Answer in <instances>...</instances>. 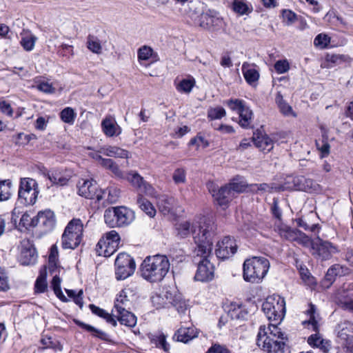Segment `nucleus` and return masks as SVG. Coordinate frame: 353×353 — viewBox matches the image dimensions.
<instances>
[{
    "instance_id": "obj_18",
    "label": "nucleus",
    "mask_w": 353,
    "mask_h": 353,
    "mask_svg": "<svg viewBox=\"0 0 353 353\" xmlns=\"http://www.w3.org/2000/svg\"><path fill=\"white\" fill-rule=\"evenodd\" d=\"M237 250L235 240L230 236H225L216 243L215 254L221 259H227L232 256Z\"/></svg>"
},
{
    "instance_id": "obj_4",
    "label": "nucleus",
    "mask_w": 353,
    "mask_h": 353,
    "mask_svg": "<svg viewBox=\"0 0 353 353\" xmlns=\"http://www.w3.org/2000/svg\"><path fill=\"white\" fill-rule=\"evenodd\" d=\"M270 268L269 261L262 256H253L243 263V276L245 281L259 283L266 275Z\"/></svg>"
},
{
    "instance_id": "obj_48",
    "label": "nucleus",
    "mask_w": 353,
    "mask_h": 353,
    "mask_svg": "<svg viewBox=\"0 0 353 353\" xmlns=\"http://www.w3.org/2000/svg\"><path fill=\"white\" fill-rule=\"evenodd\" d=\"M36 41V37L30 33H24L21 36L20 41L21 45L27 51L33 49Z\"/></svg>"
},
{
    "instance_id": "obj_8",
    "label": "nucleus",
    "mask_w": 353,
    "mask_h": 353,
    "mask_svg": "<svg viewBox=\"0 0 353 353\" xmlns=\"http://www.w3.org/2000/svg\"><path fill=\"white\" fill-rule=\"evenodd\" d=\"M262 310L270 321H281L285 313V301L279 295L268 296L262 305Z\"/></svg>"
},
{
    "instance_id": "obj_41",
    "label": "nucleus",
    "mask_w": 353,
    "mask_h": 353,
    "mask_svg": "<svg viewBox=\"0 0 353 353\" xmlns=\"http://www.w3.org/2000/svg\"><path fill=\"white\" fill-rule=\"evenodd\" d=\"M12 185L10 179L0 181V201H7L10 199Z\"/></svg>"
},
{
    "instance_id": "obj_37",
    "label": "nucleus",
    "mask_w": 353,
    "mask_h": 353,
    "mask_svg": "<svg viewBox=\"0 0 353 353\" xmlns=\"http://www.w3.org/2000/svg\"><path fill=\"white\" fill-rule=\"evenodd\" d=\"M101 194H103V199H105L108 203H115L120 196V191L114 187L108 188L106 190H100Z\"/></svg>"
},
{
    "instance_id": "obj_21",
    "label": "nucleus",
    "mask_w": 353,
    "mask_h": 353,
    "mask_svg": "<svg viewBox=\"0 0 353 353\" xmlns=\"http://www.w3.org/2000/svg\"><path fill=\"white\" fill-rule=\"evenodd\" d=\"M128 180L130 183L139 191L145 193V194L154 197L156 196V191L154 188L146 181H144L143 178L137 172H130L127 176Z\"/></svg>"
},
{
    "instance_id": "obj_28",
    "label": "nucleus",
    "mask_w": 353,
    "mask_h": 353,
    "mask_svg": "<svg viewBox=\"0 0 353 353\" xmlns=\"http://www.w3.org/2000/svg\"><path fill=\"white\" fill-rule=\"evenodd\" d=\"M197 336L194 327H181L174 334L173 338L177 341L187 343Z\"/></svg>"
},
{
    "instance_id": "obj_45",
    "label": "nucleus",
    "mask_w": 353,
    "mask_h": 353,
    "mask_svg": "<svg viewBox=\"0 0 353 353\" xmlns=\"http://www.w3.org/2000/svg\"><path fill=\"white\" fill-rule=\"evenodd\" d=\"M87 48L93 53L99 54L101 53L102 47L99 39L93 36L89 35L87 38L86 42Z\"/></svg>"
},
{
    "instance_id": "obj_50",
    "label": "nucleus",
    "mask_w": 353,
    "mask_h": 353,
    "mask_svg": "<svg viewBox=\"0 0 353 353\" xmlns=\"http://www.w3.org/2000/svg\"><path fill=\"white\" fill-rule=\"evenodd\" d=\"M62 90L63 85L58 81H52L50 79L46 81V94L60 93Z\"/></svg>"
},
{
    "instance_id": "obj_51",
    "label": "nucleus",
    "mask_w": 353,
    "mask_h": 353,
    "mask_svg": "<svg viewBox=\"0 0 353 353\" xmlns=\"http://www.w3.org/2000/svg\"><path fill=\"white\" fill-rule=\"evenodd\" d=\"M154 54L155 53L154 52L152 48L148 46H143L141 47L137 52L138 59L139 61H148Z\"/></svg>"
},
{
    "instance_id": "obj_32",
    "label": "nucleus",
    "mask_w": 353,
    "mask_h": 353,
    "mask_svg": "<svg viewBox=\"0 0 353 353\" xmlns=\"http://www.w3.org/2000/svg\"><path fill=\"white\" fill-rule=\"evenodd\" d=\"M342 273V267L338 264L332 265L330 268L325 276L323 281V286L328 288L334 281L335 277L337 275H340Z\"/></svg>"
},
{
    "instance_id": "obj_33",
    "label": "nucleus",
    "mask_w": 353,
    "mask_h": 353,
    "mask_svg": "<svg viewBox=\"0 0 353 353\" xmlns=\"http://www.w3.org/2000/svg\"><path fill=\"white\" fill-rule=\"evenodd\" d=\"M339 299L343 307L353 312V286L351 289L343 290Z\"/></svg>"
},
{
    "instance_id": "obj_11",
    "label": "nucleus",
    "mask_w": 353,
    "mask_h": 353,
    "mask_svg": "<svg viewBox=\"0 0 353 353\" xmlns=\"http://www.w3.org/2000/svg\"><path fill=\"white\" fill-rule=\"evenodd\" d=\"M339 252L337 246L330 241L317 237L312 243V254L321 261L330 260Z\"/></svg>"
},
{
    "instance_id": "obj_13",
    "label": "nucleus",
    "mask_w": 353,
    "mask_h": 353,
    "mask_svg": "<svg viewBox=\"0 0 353 353\" xmlns=\"http://www.w3.org/2000/svg\"><path fill=\"white\" fill-rule=\"evenodd\" d=\"M226 104L233 111H236L239 115V125L248 128L251 125L253 119V112L245 102L240 99H230Z\"/></svg>"
},
{
    "instance_id": "obj_49",
    "label": "nucleus",
    "mask_w": 353,
    "mask_h": 353,
    "mask_svg": "<svg viewBox=\"0 0 353 353\" xmlns=\"http://www.w3.org/2000/svg\"><path fill=\"white\" fill-rule=\"evenodd\" d=\"M252 191H263L268 192H279V185L271 183L253 184L250 185Z\"/></svg>"
},
{
    "instance_id": "obj_52",
    "label": "nucleus",
    "mask_w": 353,
    "mask_h": 353,
    "mask_svg": "<svg viewBox=\"0 0 353 353\" xmlns=\"http://www.w3.org/2000/svg\"><path fill=\"white\" fill-rule=\"evenodd\" d=\"M326 60L334 64H341L344 62L350 63L352 59L348 55L333 54H328Z\"/></svg>"
},
{
    "instance_id": "obj_62",
    "label": "nucleus",
    "mask_w": 353,
    "mask_h": 353,
    "mask_svg": "<svg viewBox=\"0 0 353 353\" xmlns=\"http://www.w3.org/2000/svg\"><path fill=\"white\" fill-rule=\"evenodd\" d=\"M10 288L8 276L5 270L0 267V291L5 292Z\"/></svg>"
},
{
    "instance_id": "obj_57",
    "label": "nucleus",
    "mask_w": 353,
    "mask_h": 353,
    "mask_svg": "<svg viewBox=\"0 0 353 353\" xmlns=\"http://www.w3.org/2000/svg\"><path fill=\"white\" fill-rule=\"evenodd\" d=\"M175 184L185 183L186 182V170L183 168H176L172 174Z\"/></svg>"
},
{
    "instance_id": "obj_42",
    "label": "nucleus",
    "mask_w": 353,
    "mask_h": 353,
    "mask_svg": "<svg viewBox=\"0 0 353 353\" xmlns=\"http://www.w3.org/2000/svg\"><path fill=\"white\" fill-rule=\"evenodd\" d=\"M90 308L94 314L105 319L108 323L112 324L113 326L115 327L117 325V321L112 317L111 314L108 313L105 310L93 304L90 305Z\"/></svg>"
},
{
    "instance_id": "obj_39",
    "label": "nucleus",
    "mask_w": 353,
    "mask_h": 353,
    "mask_svg": "<svg viewBox=\"0 0 353 353\" xmlns=\"http://www.w3.org/2000/svg\"><path fill=\"white\" fill-rule=\"evenodd\" d=\"M231 319H245L248 313L241 307V305L236 303H232L228 313Z\"/></svg>"
},
{
    "instance_id": "obj_60",
    "label": "nucleus",
    "mask_w": 353,
    "mask_h": 353,
    "mask_svg": "<svg viewBox=\"0 0 353 353\" xmlns=\"http://www.w3.org/2000/svg\"><path fill=\"white\" fill-rule=\"evenodd\" d=\"M151 300L153 305L156 307L157 309L165 307L168 305L167 301H165L163 296H162L161 291L159 293H157L152 296Z\"/></svg>"
},
{
    "instance_id": "obj_10",
    "label": "nucleus",
    "mask_w": 353,
    "mask_h": 353,
    "mask_svg": "<svg viewBox=\"0 0 353 353\" xmlns=\"http://www.w3.org/2000/svg\"><path fill=\"white\" fill-rule=\"evenodd\" d=\"M120 236L115 230L105 234L97 245V252L99 256L108 257L112 255L119 248Z\"/></svg>"
},
{
    "instance_id": "obj_15",
    "label": "nucleus",
    "mask_w": 353,
    "mask_h": 353,
    "mask_svg": "<svg viewBox=\"0 0 353 353\" xmlns=\"http://www.w3.org/2000/svg\"><path fill=\"white\" fill-rule=\"evenodd\" d=\"M136 293V287L127 286L124 288L116 298L114 311L130 310Z\"/></svg>"
},
{
    "instance_id": "obj_27",
    "label": "nucleus",
    "mask_w": 353,
    "mask_h": 353,
    "mask_svg": "<svg viewBox=\"0 0 353 353\" xmlns=\"http://www.w3.org/2000/svg\"><path fill=\"white\" fill-rule=\"evenodd\" d=\"M241 69L243 77L247 83L250 85L255 84L259 80V73L254 67L250 63L245 62L242 65Z\"/></svg>"
},
{
    "instance_id": "obj_17",
    "label": "nucleus",
    "mask_w": 353,
    "mask_h": 353,
    "mask_svg": "<svg viewBox=\"0 0 353 353\" xmlns=\"http://www.w3.org/2000/svg\"><path fill=\"white\" fill-rule=\"evenodd\" d=\"M209 223L212 227V230L214 232V225L211 223L210 221L207 220L205 218L203 217L200 219L199 222H196L194 224H191L188 221H180L177 222L175 225V229L177 232V236L181 238H185L190 234V232H192V235L194 236V232L196 231V233L199 232V227L200 225H203V224ZM214 234V232H213Z\"/></svg>"
},
{
    "instance_id": "obj_43",
    "label": "nucleus",
    "mask_w": 353,
    "mask_h": 353,
    "mask_svg": "<svg viewBox=\"0 0 353 353\" xmlns=\"http://www.w3.org/2000/svg\"><path fill=\"white\" fill-rule=\"evenodd\" d=\"M77 117V113L74 110L70 107L65 108L60 112L61 121L69 125H73Z\"/></svg>"
},
{
    "instance_id": "obj_55",
    "label": "nucleus",
    "mask_w": 353,
    "mask_h": 353,
    "mask_svg": "<svg viewBox=\"0 0 353 353\" xmlns=\"http://www.w3.org/2000/svg\"><path fill=\"white\" fill-rule=\"evenodd\" d=\"M194 84L195 81L193 78L183 79L178 84L176 89L179 92L189 93L191 92Z\"/></svg>"
},
{
    "instance_id": "obj_58",
    "label": "nucleus",
    "mask_w": 353,
    "mask_h": 353,
    "mask_svg": "<svg viewBox=\"0 0 353 353\" xmlns=\"http://www.w3.org/2000/svg\"><path fill=\"white\" fill-rule=\"evenodd\" d=\"M331 38L325 34H318L314 41V44L316 47L322 49L326 48L330 43Z\"/></svg>"
},
{
    "instance_id": "obj_36",
    "label": "nucleus",
    "mask_w": 353,
    "mask_h": 353,
    "mask_svg": "<svg viewBox=\"0 0 353 353\" xmlns=\"http://www.w3.org/2000/svg\"><path fill=\"white\" fill-rule=\"evenodd\" d=\"M161 292L168 305H172L174 302L179 300L180 296H181L174 287H163Z\"/></svg>"
},
{
    "instance_id": "obj_23",
    "label": "nucleus",
    "mask_w": 353,
    "mask_h": 353,
    "mask_svg": "<svg viewBox=\"0 0 353 353\" xmlns=\"http://www.w3.org/2000/svg\"><path fill=\"white\" fill-rule=\"evenodd\" d=\"M252 139L256 147L264 152H269L274 148L273 140L267 134L261 132L254 133Z\"/></svg>"
},
{
    "instance_id": "obj_31",
    "label": "nucleus",
    "mask_w": 353,
    "mask_h": 353,
    "mask_svg": "<svg viewBox=\"0 0 353 353\" xmlns=\"http://www.w3.org/2000/svg\"><path fill=\"white\" fill-rule=\"evenodd\" d=\"M221 22V21L219 17L208 13L201 14L199 19V25L204 29H210L214 26H218Z\"/></svg>"
},
{
    "instance_id": "obj_47",
    "label": "nucleus",
    "mask_w": 353,
    "mask_h": 353,
    "mask_svg": "<svg viewBox=\"0 0 353 353\" xmlns=\"http://www.w3.org/2000/svg\"><path fill=\"white\" fill-rule=\"evenodd\" d=\"M227 186L230 188L233 192V196H234V192L240 193L244 192L248 185L242 179L236 178L227 185Z\"/></svg>"
},
{
    "instance_id": "obj_16",
    "label": "nucleus",
    "mask_w": 353,
    "mask_h": 353,
    "mask_svg": "<svg viewBox=\"0 0 353 353\" xmlns=\"http://www.w3.org/2000/svg\"><path fill=\"white\" fill-rule=\"evenodd\" d=\"M209 192L212 194L213 198L220 206L225 208L234 197L233 192L229 187L226 185L219 188L212 182L207 184Z\"/></svg>"
},
{
    "instance_id": "obj_26",
    "label": "nucleus",
    "mask_w": 353,
    "mask_h": 353,
    "mask_svg": "<svg viewBox=\"0 0 353 353\" xmlns=\"http://www.w3.org/2000/svg\"><path fill=\"white\" fill-rule=\"evenodd\" d=\"M99 152L102 153L105 156L115 158L128 159L130 157V153L128 150L117 146H104L100 149Z\"/></svg>"
},
{
    "instance_id": "obj_46",
    "label": "nucleus",
    "mask_w": 353,
    "mask_h": 353,
    "mask_svg": "<svg viewBox=\"0 0 353 353\" xmlns=\"http://www.w3.org/2000/svg\"><path fill=\"white\" fill-rule=\"evenodd\" d=\"M101 165L105 169L110 170L116 176L119 177L123 176L122 171L119 169V165L112 159H102Z\"/></svg>"
},
{
    "instance_id": "obj_3",
    "label": "nucleus",
    "mask_w": 353,
    "mask_h": 353,
    "mask_svg": "<svg viewBox=\"0 0 353 353\" xmlns=\"http://www.w3.org/2000/svg\"><path fill=\"white\" fill-rule=\"evenodd\" d=\"M170 268L169 259L165 255L156 254L147 256L140 267L141 276L150 283L162 281Z\"/></svg>"
},
{
    "instance_id": "obj_35",
    "label": "nucleus",
    "mask_w": 353,
    "mask_h": 353,
    "mask_svg": "<svg viewBox=\"0 0 353 353\" xmlns=\"http://www.w3.org/2000/svg\"><path fill=\"white\" fill-rule=\"evenodd\" d=\"M276 103L280 110V112L285 116L296 117V114L292 110V107L283 99L281 92H278L275 99Z\"/></svg>"
},
{
    "instance_id": "obj_25",
    "label": "nucleus",
    "mask_w": 353,
    "mask_h": 353,
    "mask_svg": "<svg viewBox=\"0 0 353 353\" xmlns=\"http://www.w3.org/2000/svg\"><path fill=\"white\" fill-rule=\"evenodd\" d=\"M103 132L108 137L117 136L121 134V129L112 117H106L102 121Z\"/></svg>"
},
{
    "instance_id": "obj_59",
    "label": "nucleus",
    "mask_w": 353,
    "mask_h": 353,
    "mask_svg": "<svg viewBox=\"0 0 353 353\" xmlns=\"http://www.w3.org/2000/svg\"><path fill=\"white\" fill-rule=\"evenodd\" d=\"M316 146L318 150L321 153V158H323L330 154V145L325 138L323 137L322 140L316 141Z\"/></svg>"
},
{
    "instance_id": "obj_24",
    "label": "nucleus",
    "mask_w": 353,
    "mask_h": 353,
    "mask_svg": "<svg viewBox=\"0 0 353 353\" xmlns=\"http://www.w3.org/2000/svg\"><path fill=\"white\" fill-rule=\"evenodd\" d=\"M43 216H44V211L43 210L39 211L37 215L34 217H32L28 212L23 213L19 223V230L22 231L23 230H28L36 227L39 222V219Z\"/></svg>"
},
{
    "instance_id": "obj_30",
    "label": "nucleus",
    "mask_w": 353,
    "mask_h": 353,
    "mask_svg": "<svg viewBox=\"0 0 353 353\" xmlns=\"http://www.w3.org/2000/svg\"><path fill=\"white\" fill-rule=\"evenodd\" d=\"M175 199L172 197L162 196L159 199L158 207L163 214H168L173 211L175 207Z\"/></svg>"
},
{
    "instance_id": "obj_1",
    "label": "nucleus",
    "mask_w": 353,
    "mask_h": 353,
    "mask_svg": "<svg viewBox=\"0 0 353 353\" xmlns=\"http://www.w3.org/2000/svg\"><path fill=\"white\" fill-rule=\"evenodd\" d=\"M214 233L209 223L200 225L199 232H194V241L196 245L194 248V259L198 268L194 276L196 281L207 282L214 277V267L210 261L213 245Z\"/></svg>"
},
{
    "instance_id": "obj_64",
    "label": "nucleus",
    "mask_w": 353,
    "mask_h": 353,
    "mask_svg": "<svg viewBox=\"0 0 353 353\" xmlns=\"http://www.w3.org/2000/svg\"><path fill=\"white\" fill-rule=\"evenodd\" d=\"M282 17L283 21L288 25H291L294 23L296 20V15L294 12L289 10H285L283 11Z\"/></svg>"
},
{
    "instance_id": "obj_9",
    "label": "nucleus",
    "mask_w": 353,
    "mask_h": 353,
    "mask_svg": "<svg viewBox=\"0 0 353 353\" xmlns=\"http://www.w3.org/2000/svg\"><path fill=\"white\" fill-rule=\"evenodd\" d=\"M39 192L38 184L34 179H21L18 192V201L26 205H33L36 203Z\"/></svg>"
},
{
    "instance_id": "obj_38",
    "label": "nucleus",
    "mask_w": 353,
    "mask_h": 353,
    "mask_svg": "<svg viewBox=\"0 0 353 353\" xmlns=\"http://www.w3.org/2000/svg\"><path fill=\"white\" fill-rule=\"evenodd\" d=\"M151 342L155 345L157 347L161 348L164 352H168L170 350V345L166 341V336L162 333L159 332L152 334L150 336Z\"/></svg>"
},
{
    "instance_id": "obj_44",
    "label": "nucleus",
    "mask_w": 353,
    "mask_h": 353,
    "mask_svg": "<svg viewBox=\"0 0 353 353\" xmlns=\"http://www.w3.org/2000/svg\"><path fill=\"white\" fill-rule=\"evenodd\" d=\"M232 8L234 11L240 15L248 14L252 11L245 0H234Z\"/></svg>"
},
{
    "instance_id": "obj_6",
    "label": "nucleus",
    "mask_w": 353,
    "mask_h": 353,
    "mask_svg": "<svg viewBox=\"0 0 353 353\" xmlns=\"http://www.w3.org/2000/svg\"><path fill=\"white\" fill-rule=\"evenodd\" d=\"M83 234V224L80 219H72L66 226L61 237L63 249H74L80 244Z\"/></svg>"
},
{
    "instance_id": "obj_61",
    "label": "nucleus",
    "mask_w": 353,
    "mask_h": 353,
    "mask_svg": "<svg viewBox=\"0 0 353 353\" xmlns=\"http://www.w3.org/2000/svg\"><path fill=\"white\" fill-rule=\"evenodd\" d=\"M310 313V319L308 321H305L303 322V325H307V326H311L314 331H317L318 330V323L314 316V306L313 305H310V309L308 310Z\"/></svg>"
},
{
    "instance_id": "obj_53",
    "label": "nucleus",
    "mask_w": 353,
    "mask_h": 353,
    "mask_svg": "<svg viewBox=\"0 0 353 353\" xmlns=\"http://www.w3.org/2000/svg\"><path fill=\"white\" fill-rule=\"evenodd\" d=\"M57 225V219L54 212L50 210H46V232L52 231Z\"/></svg>"
},
{
    "instance_id": "obj_20",
    "label": "nucleus",
    "mask_w": 353,
    "mask_h": 353,
    "mask_svg": "<svg viewBox=\"0 0 353 353\" xmlns=\"http://www.w3.org/2000/svg\"><path fill=\"white\" fill-rule=\"evenodd\" d=\"M78 192L80 196L86 199H96L98 201L103 199V194H101L100 190H98L97 184L94 181L82 180V181H79Z\"/></svg>"
},
{
    "instance_id": "obj_29",
    "label": "nucleus",
    "mask_w": 353,
    "mask_h": 353,
    "mask_svg": "<svg viewBox=\"0 0 353 353\" xmlns=\"http://www.w3.org/2000/svg\"><path fill=\"white\" fill-rule=\"evenodd\" d=\"M115 316L121 324L128 327H134L137 323V317L130 312V310L114 311Z\"/></svg>"
},
{
    "instance_id": "obj_22",
    "label": "nucleus",
    "mask_w": 353,
    "mask_h": 353,
    "mask_svg": "<svg viewBox=\"0 0 353 353\" xmlns=\"http://www.w3.org/2000/svg\"><path fill=\"white\" fill-rule=\"evenodd\" d=\"M338 328V337L343 345L353 351V336L350 334L353 331V325L350 323H343L339 325Z\"/></svg>"
},
{
    "instance_id": "obj_34",
    "label": "nucleus",
    "mask_w": 353,
    "mask_h": 353,
    "mask_svg": "<svg viewBox=\"0 0 353 353\" xmlns=\"http://www.w3.org/2000/svg\"><path fill=\"white\" fill-rule=\"evenodd\" d=\"M137 204L139 208L150 217L153 218L156 215L157 211L152 203L143 196H138Z\"/></svg>"
},
{
    "instance_id": "obj_19",
    "label": "nucleus",
    "mask_w": 353,
    "mask_h": 353,
    "mask_svg": "<svg viewBox=\"0 0 353 353\" xmlns=\"http://www.w3.org/2000/svg\"><path fill=\"white\" fill-rule=\"evenodd\" d=\"M312 181L303 176H288L283 185H279V191L284 190H301L307 191Z\"/></svg>"
},
{
    "instance_id": "obj_12",
    "label": "nucleus",
    "mask_w": 353,
    "mask_h": 353,
    "mask_svg": "<svg viewBox=\"0 0 353 353\" xmlns=\"http://www.w3.org/2000/svg\"><path fill=\"white\" fill-rule=\"evenodd\" d=\"M136 268L134 259L126 253H120L115 260V276L117 280L127 279L133 274Z\"/></svg>"
},
{
    "instance_id": "obj_5",
    "label": "nucleus",
    "mask_w": 353,
    "mask_h": 353,
    "mask_svg": "<svg viewBox=\"0 0 353 353\" xmlns=\"http://www.w3.org/2000/svg\"><path fill=\"white\" fill-rule=\"evenodd\" d=\"M134 218V212L125 206L109 208L104 212L105 223L110 228L127 226Z\"/></svg>"
},
{
    "instance_id": "obj_2",
    "label": "nucleus",
    "mask_w": 353,
    "mask_h": 353,
    "mask_svg": "<svg viewBox=\"0 0 353 353\" xmlns=\"http://www.w3.org/2000/svg\"><path fill=\"white\" fill-rule=\"evenodd\" d=\"M284 333L281 328L270 325L268 328L261 325L257 334L256 345L267 353H289Z\"/></svg>"
},
{
    "instance_id": "obj_40",
    "label": "nucleus",
    "mask_w": 353,
    "mask_h": 353,
    "mask_svg": "<svg viewBox=\"0 0 353 353\" xmlns=\"http://www.w3.org/2000/svg\"><path fill=\"white\" fill-rule=\"evenodd\" d=\"M278 231L282 237L291 241H296L300 232V230L292 229L286 225L279 227Z\"/></svg>"
},
{
    "instance_id": "obj_54",
    "label": "nucleus",
    "mask_w": 353,
    "mask_h": 353,
    "mask_svg": "<svg viewBox=\"0 0 353 353\" xmlns=\"http://www.w3.org/2000/svg\"><path fill=\"white\" fill-rule=\"evenodd\" d=\"M14 143L19 145H26L32 139H36L35 135L26 134L23 132L18 133L17 135L13 136L12 137Z\"/></svg>"
},
{
    "instance_id": "obj_7",
    "label": "nucleus",
    "mask_w": 353,
    "mask_h": 353,
    "mask_svg": "<svg viewBox=\"0 0 353 353\" xmlns=\"http://www.w3.org/2000/svg\"><path fill=\"white\" fill-rule=\"evenodd\" d=\"M48 263H49V270L52 272H55V275L53 276L51 287L53 289V291L56 296L63 302H68V299L63 294L61 289V279L57 274V272H59L61 270V267L59 265V250L58 247L56 244H54L50 248L49 256H48Z\"/></svg>"
},
{
    "instance_id": "obj_63",
    "label": "nucleus",
    "mask_w": 353,
    "mask_h": 353,
    "mask_svg": "<svg viewBox=\"0 0 353 353\" xmlns=\"http://www.w3.org/2000/svg\"><path fill=\"white\" fill-rule=\"evenodd\" d=\"M274 69L278 74L287 72L290 69V65L286 60H279L274 64Z\"/></svg>"
},
{
    "instance_id": "obj_56",
    "label": "nucleus",
    "mask_w": 353,
    "mask_h": 353,
    "mask_svg": "<svg viewBox=\"0 0 353 353\" xmlns=\"http://www.w3.org/2000/svg\"><path fill=\"white\" fill-rule=\"evenodd\" d=\"M226 114L225 110L221 106H216L214 108H210L208 110V117L211 120L220 119L225 117Z\"/></svg>"
},
{
    "instance_id": "obj_14",
    "label": "nucleus",
    "mask_w": 353,
    "mask_h": 353,
    "mask_svg": "<svg viewBox=\"0 0 353 353\" xmlns=\"http://www.w3.org/2000/svg\"><path fill=\"white\" fill-rule=\"evenodd\" d=\"M18 249L19 252L18 260L21 265H30L36 263L37 253L34 245L29 240H22Z\"/></svg>"
}]
</instances>
